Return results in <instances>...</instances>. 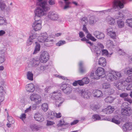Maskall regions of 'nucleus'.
Segmentation results:
<instances>
[{"label": "nucleus", "instance_id": "f257e3e1", "mask_svg": "<svg viewBox=\"0 0 132 132\" xmlns=\"http://www.w3.org/2000/svg\"><path fill=\"white\" fill-rule=\"evenodd\" d=\"M39 7H37L35 11V17L41 18L46 14V12L50 9V6L46 1L41 2L39 4Z\"/></svg>", "mask_w": 132, "mask_h": 132}, {"label": "nucleus", "instance_id": "f03ea898", "mask_svg": "<svg viewBox=\"0 0 132 132\" xmlns=\"http://www.w3.org/2000/svg\"><path fill=\"white\" fill-rule=\"evenodd\" d=\"M125 3V0H122L121 1L118 0H115L113 3L112 8L103 11V12L104 14H108L110 12H113L114 10L116 11H117L123 8Z\"/></svg>", "mask_w": 132, "mask_h": 132}, {"label": "nucleus", "instance_id": "7ed1b4c3", "mask_svg": "<svg viewBox=\"0 0 132 132\" xmlns=\"http://www.w3.org/2000/svg\"><path fill=\"white\" fill-rule=\"evenodd\" d=\"M49 96L51 99L55 101V104L57 106L59 107L60 106L64 101L60 91H55L50 94Z\"/></svg>", "mask_w": 132, "mask_h": 132}, {"label": "nucleus", "instance_id": "20e7f679", "mask_svg": "<svg viewBox=\"0 0 132 132\" xmlns=\"http://www.w3.org/2000/svg\"><path fill=\"white\" fill-rule=\"evenodd\" d=\"M105 76V72L104 69L98 67L96 70L95 73H92L90 77L92 79H98L99 78H103Z\"/></svg>", "mask_w": 132, "mask_h": 132}, {"label": "nucleus", "instance_id": "39448f33", "mask_svg": "<svg viewBox=\"0 0 132 132\" xmlns=\"http://www.w3.org/2000/svg\"><path fill=\"white\" fill-rule=\"evenodd\" d=\"M35 21L33 22L32 27L33 29L35 31L40 30L42 28V22L40 19L37 20V18L35 17Z\"/></svg>", "mask_w": 132, "mask_h": 132}, {"label": "nucleus", "instance_id": "423d86ee", "mask_svg": "<svg viewBox=\"0 0 132 132\" xmlns=\"http://www.w3.org/2000/svg\"><path fill=\"white\" fill-rule=\"evenodd\" d=\"M29 98L31 101L34 102L36 104L40 103L42 100L41 97L40 95L35 93L30 95Z\"/></svg>", "mask_w": 132, "mask_h": 132}, {"label": "nucleus", "instance_id": "0eeeda50", "mask_svg": "<svg viewBox=\"0 0 132 132\" xmlns=\"http://www.w3.org/2000/svg\"><path fill=\"white\" fill-rule=\"evenodd\" d=\"M38 41L40 42H53V40L49 39L48 37L47 34L46 32L41 34L40 35L38 36Z\"/></svg>", "mask_w": 132, "mask_h": 132}, {"label": "nucleus", "instance_id": "6e6552de", "mask_svg": "<svg viewBox=\"0 0 132 132\" xmlns=\"http://www.w3.org/2000/svg\"><path fill=\"white\" fill-rule=\"evenodd\" d=\"M100 48L102 49H103L104 48V46L101 43H98L97 46H94L92 48H91L92 51L95 53L97 56H99L101 53V50Z\"/></svg>", "mask_w": 132, "mask_h": 132}, {"label": "nucleus", "instance_id": "1a4fd4ad", "mask_svg": "<svg viewBox=\"0 0 132 132\" xmlns=\"http://www.w3.org/2000/svg\"><path fill=\"white\" fill-rule=\"evenodd\" d=\"M114 86L119 90H123L125 88V86L127 85L126 82L123 80H120L117 81L116 83H114Z\"/></svg>", "mask_w": 132, "mask_h": 132}, {"label": "nucleus", "instance_id": "9d476101", "mask_svg": "<svg viewBox=\"0 0 132 132\" xmlns=\"http://www.w3.org/2000/svg\"><path fill=\"white\" fill-rule=\"evenodd\" d=\"M49 57L48 53L47 52H44L41 54L39 58L41 63H44L48 60Z\"/></svg>", "mask_w": 132, "mask_h": 132}, {"label": "nucleus", "instance_id": "9b49d317", "mask_svg": "<svg viewBox=\"0 0 132 132\" xmlns=\"http://www.w3.org/2000/svg\"><path fill=\"white\" fill-rule=\"evenodd\" d=\"M61 88L63 92L65 93L69 94L72 90V88L70 85L68 84H62Z\"/></svg>", "mask_w": 132, "mask_h": 132}, {"label": "nucleus", "instance_id": "f8f14e48", "mask_svg": "<svg viewBox=\"0 0 132 132\" xmlns=\"http://www.w3.org/2000/svg\"><path fill=\"white\" fill-rule=\"evenodd\" d=\"M47 17L49 19L52 21L56 20L59 18L58 15L52 11H50L48 13Z\"/></svg>", "mask_w": 132, "mask_h": 132}, {"label": "nucleus", "instance_id": "ddd939ff", "mask_svg": "<svg viewBox=\"0 0 132 132\" xmlns=\"http://www.w3.org/2000/svg\"><path fill=\"white\" fill-rule=\"evenodd\" d=\"M131 110L130 107L122 108L121 113L122 116H129L131 115Z\"/></svg>", "mask_w": 132, "mask_h": 132}, {"label": "nucleus", "instance_id": "4468645a", "mask_svg": "<svg viewBox=\"0 0 132 132\" xmlns=\"http://www.w3.org/2000/svg\"><path fill=\"white\" fill-rule=\"evenodd\" d=\"M6 48H1L0 49V64L3 63L5 60L4 54L6 51Z\"/></svg>", "mask_w": 132, "mask_h": 132}, {"label": "nucleus", "instance_id": "2eb2a0df", "mask_svg": "<svg viewBox=\"0 0 132 132\" xmlns=\"http://www.w3.org/2000/svg\"><path fill=\"white\" fill-rule=\"evenodd\" d=\"M40 61L39 58L37 57H35L32 59L31 63L32 66L35 68H36L39 65Z\"/></svg>", "mask_w": 132, "mask_h": 132}, {"label": "nucleus", "instance_id": "dca6fc26", "mask_svg": "<svg viewBox=\"0 0 132 132\" xmlns=\"http://www.w3.org/2000/svg\"><path fill=\"white\" fill-rule=\"evenodd\" d=\"M115 73L114 71H110L106 76V79L109 81H112L115 80L114 76V75Z\"/></svg>", "mask_w": 132, "mask_h": 132}, {"label": "nucleus", "instance_id": "f3484780", "mask_svg": "<svg viewBox=\"0 0 132 132\" xmlns=\"http://www.w3.org/2000/svg\"><path fill=\"white\" fill-rule=\"evenodd\" d=\"M107 31L108 35H109L111 38L113 39L116 38L117 36L116 34L112 28L107 29Z\"/></svg>", "mask_w": 132, "mask_h": 132}, {"label": "nucleus", "instance_id": "a211bd4d", "mask_svg": "<svg viewBox=\"0 0 132 132\" xmlns=\"http://www.w3.org/2000/svg\"><path fill=\"white\" fill-rule=\"evenodd\" d=\"M114 110L113 107L109 105L106 108L103 109L102 111L106 114H109L112 113Z\"/></svg>", "mask_w": 132, "mask_h": 132}, {"label": "nucleus", "instance_id": "6ab92c4d", "mask_svg": "<svg viewBox=\"0 0 132 132\" xmlns=\"http://www.w3.org/2000/svg\"><path fill=\"white\" fill-rule=\"evenodd\" d=\"M115 18H113L110 16H108L106 19V21L108 23L111 25H114L116 24V21Z\"/></svg>", "mask_w": 132, "mask_h": 132}, {"label": "nucleus", "instance_id": "aec40b11", "mask_svg": "<svg viewBox=\"0 0 132 132\" xmlns=\"http://www.w3.org/2000/svg\"><path fill=\"white\" fill-rule=\"evenodd\" d=\"M92 93L93 96L94 97L99 98L102 97L103 96V94L102 92L98 89L94 90Z\"/></svg>", "mask_w": 132, "mask_h": 132}, {"label": "nucleus", "instance_id": "412c9836", "mask_svg": "<svg viewBox=\"0 0 132 132\" xmlns=\"http://www.w3.org/2000/svg\"><path fill=\"white\" fill-rule=\"evenodd\" d=\"M125 12L123 11L119 12L115 15L114 17L116 19H123L125 17Z\"/></svg>", "mask_w": 132, "mask_h": 132}, {"label": "nucleus", "instance_id": "4be33fe9", "mask_svg": "<svg viewBox=\"0 0 132 132\" xmlns=\"http://www.w3.org/2000/svg\"><path fill=\"white\" fill-rule=\"evenodd\" d=\"M93 35L96 38L100 39H103L105 37L103 33L97 31L94 32Z\"/></svg>", "mask_w": 132, "mask_h": 132}, {"label": "nucleus", "instance_id": "5701e85b", "mask_svg": "<svg viewBox=\"0 0 132 132\" xmlns=\"http://www.w3.org/2000/svg\"><path fill=\"white\" fill-rule=\"evenodd\" d=\"M91 95V93L88 90H84L81 92V96L84 98L88 99L89 98Z\"/></svg>", "mask_w": 132, "mask_h": 132}, {"label": "nucleus", "instance_id": "b1692460", "mask_svg": "<svg viewBox=\"0 0 132 132\" xmlns=\"http://www.w3.org/2000/svg\"><path fill=\"white\" fill-rule=\"evenodd\" d=\"M122 120V119L120 117L118 116H114L112 119L111 121L117 124H119L120 122Z\"/></svg>", "mask_w": 132, "mask_h": 132}, {"label": "nucleus", "instance_id": "393cba45", "mask_svg": "<svg viewBox=\"0 0 132 132\" xmlns=\"http://www.w3.org/2000/svg\"><path fill=\"white\" fill-rule=\"evenodd\" d=\"M34 118L36 120L40 122H42L44 120V118L43 116L39 113L35 114Z\"/></svg>", "mask_w": 132, "mask_h": 132}, {"label": "nucleus", "instance_id": "a878e982", "mask_svg": "<svg viewBox=\"0 0 132 132\" xmlns=\"http://www.w3.org/2000/svg\"><path fill=\"white\" fill-rule=\"evenodd\" d=\"M26 89L27 91L33 92L35 90V86L32 84H27L26 86Z\"/></svg>", "mask_w": 132, "mask_h": 132}, {"label": "nucleus", "instance_id": "bb28decb", "mask_svg": "<svg viewBox=\"0 0 132 132\" xmlns=\"http://www.w3.org/2000/svg\"><path fill=\"white\" fill-rule=\"evenodd\" d=\"M5 90L3 87L0 85V101L2 102L4 99Z\"/></svg>", "mask_w": 132, "mask_h": 132}, {"label": "nucleus", "instance_id": "cd10ccee", "mask_svg": "<svg viewBox=\"0 0 132 132\" xmlns=\"http://www.w3.org/2000/svg\"><path fill=\"white\" fill-rule=\"evenodd\" d=\"M123 128L125 131L127 130H130L132 129V122L126 123L123 126Z\"/></svg>", "mask_w": 132, "mask_h": 132}, {"label": "nucleus", "instance_id": "c85d7f7f", "mask_svg": "<svg viewBox=\"0 0 132 132\" xmlns=\"http://www.w3.org/2000/svg\"><path fill=\"white\" fill-rule=\"evenodd\" d=\"M98 64L103 67H104L106 65V59L104 57H101L100 58L98 61Z\"/></svg>", "mask_w": 132, "mask_h": 132}, {"label": "nucleus", "instance_id": "c756f323", "mask_svg": "<svg viewBox=\"0 0 132 132\" xmlns=\"http://www.w3.org/2000/svg\"><path fill=\"white\" fill-rule=\"evenodd\" d=\"M31 38L35 43L37 42V41H38V35L37 34H34L30 35L29 37V38Z\"/></svg>", "mask_w": 132, "mask_h": 132}, {"label": "nucleus", "instance_id": "7c9ffc66", "mask_svg": "<svg viewBox=\"0 0 132 132\" xmlns=\"http://www.w3.org/2000/svg\"><path fill=\"white\" fill-rule=\"evenodd\" d=\"M36 45L33 54H36L38 53L40 50V45L38 42H36Z\"/></svg>", "mask_w": 132, "mask_h": 132}, {"label": "nucleus", "instance_id": "2f4dec72", "mask_svg": "<svg viewBox=\"0 0 132 132\" xmlns=\"http://www.w3.org/2000/svg\"><path fill=\"white\" fill-rule=\"evenodd\" d=\"M118 27L119 28H122L124 27V22L121 20H118L117 21Z\"/></svg>", "mask_w": 132, "mask_h": 132}, {"label": "nucleus", "instance_id": "473e14b6", "mask_svg": "<svg viewBox=\"0 0 132 132\" xmlns=\"http://www.w3.org/2000/svg\"><path fill=\"white\" fill-rule=\"evenodd\" d=\"M7 24L6 19L3 17L0 16V26H6Z\"/></svg>", "mask_w": 132, "mask_h": 132}, {"label": "nucleus", "instance_id": "72a5a7b5", "mask_svg": "<svg viewBox=\"0 0 132 132\" xmlns=\"http://www.w3.org/2000/svg\"><path fill=\"white\" fill-rule=\"evenodd\" d=\"M102 55H105L107 57H110L112 54V53L109 54L108 51L105 49H102L101 51V53Z\"/></svg>", "mask_w": 132, "mask_h": 132}, {"label": "nucleus", "instance_id": "f704fd0d", "mask_svg": "<svg viewBox=\"0 0 132 132\" xmlns=\"http://www.w3.org/2000/svg\"><path fill=\"white\" fill-rule=\"evenodd\" d=\"M84 63L82 61H80L79 63V69L80 72L82 73H83L85 71L86 69L83 66Z\"/></svg>", "mask_w": 132, "mask_h": 132}, {"label": "nucleus", "instance_id": "c9c22d12", "mask_svg": "<svg viewBox=\"0 0 132 132\" xmlns=\"http://www.w3.org/2000/svg\"><path fill=\"white\" fill-rule=\"evenodd\" d=\"M27 78L29 80L32 81L33 80V74L32 72L28 71L27 73Z\"/></svg>", "mask_w": 132, "mask_h": 132}, {"label": "nucleus", "instance_id": "e433bc0d", "mask_svg": "<svg viewBox=\"0 0 132 132\" xmlns=\"http://www.w3.org/2000/svg\"><path fill=\"white\" fill-rule=\"evenodd\" d=\"M6 8V6L4 2L1 0L0 2V9L2 11H5Z\"/></svg>", "mask_w": 132, "mask_h": 132}, {"label": "nucleus", "instance_id": "4c0bfd02", "mask_svg": "<svg viewBox=\"0 0 132 132\" xmlns=\"http://www.w3.org/2000/svg\"><path fill=\"white\" fill-rule=\"evenodd\" d=\"M80 23L83 25H87L88 21L87 18L86 17H84L81 19Z\"/></svg>", "mask_w": 132, "mask_h": 132}, {"label": "nucleus", "instance_id": "58836bf2", "mask_svg": "<svg viewBox=\"0 0 132 132\" xmlns=\"http://www.w3.org/2000/svg\"><path fill=\"white\" fill-rule=\"evenodd\" d=\"M87 33V34L86 37L87 39H89L93 41H96V40L97 39L94 37H93L91 34L89 32Z\"/></svg>", "mask_w": 132, "mask_h": 132}, {"label": "nucleus", "instance_id": "ea45409f", "mask_svg": "<svg viewBox=\"0 0 132 132\" xmlns=\"http://www.w3.org/2000/svg\"><path fill=\"white\" fill-rule=\"evenodd\" d=\"M81 40L82 41H86L87 43L89 44L90 46H92V47H90V48L91 47L92 48L94 46H93V44L91 42L89 41L88 39H87L85 37H84L82 38H81Z\"/></svg>", "mask_w": 132, "mask_h": 132}, {"label": "nucleus", "instance_id": "a19ab883", "mask_svg": "<svg viewBox=\"0 0 132 132\" xmlns=\"http://www.w3.org/2000/svg\"><path fill=\"white\" fill-rule=\"evenodd\" d=\"M114 100V98L110 96L107 97L105 99V101L107 103H112Z\"/></svg>", "mask_w": 132, "mask_h": 132}, {"label": "nucleus", "instance_id": "79ce46f5", "mask_svg": "<svg viewBox=\"0 0 132 132\" xmlns=\"http://www.w3.org/2000/svg\"><path fill=\"white\" fill-rule=\"evenodd\" d=\"M126 23L128 26L132 28V18L127 19L126 21Z\"/></svg>", "mask_w": 132, "mask_h": 132}, {"label": "nucleus", "instance_id": "37998d69", "mask_svg": "<svg viewBox=\"0 0 132 132\" xmlns=\"http://www.w3.org/2000/svg\"><path fill=\"white\" fill-rule=\"evenodd\" d=\"M48 113V117L52 119L55 117V113L53 111H49Z\"/></svg>", "mask_w": 132, "mask_h": 132}, {"label": "nucleus", "instance_id": "c03bdc74", "mask_svg": "<svg viewBox=\"0 0 132 132\" xmlns=\"http://www.w3.org/2000/svg\"><path fill=\"white\" fill-rule=\"evenodd\" d=\"M42 109L44 111H46L48 109V105L46 103H44L42 104Z\"/></svg>", "mask_w": 132, "mask_h": 132}, {"label": "nucleus", "instance_id": "a18cd8bd", "mask_svg": "<svg viewBox=\"0 0 132 132\" xmlns=\"http://www.w3.org/2000/svg\"><path fill=\"white\" fill-rule=\"evenodd\" d=\"M115 73L114 74V76L115 80L119 79L121 77L120 72L115 71Z\"/></svg>", "mask_w": 132, "mask_h": 132}, {"label": "nucleus", "instance_id": "49530a36", "mask_svg": "<svg viewBox=\"0 0 132 132\" xmlns=\"http://www.w3.org/2000/svg\"><path fill=\"white\" fill-rule=\"evenodd\" d=\"M92 119L94 121L98 120H102L103 119H101L100 116L97 114L94 115L93 116Z\"/></svg>", "mask_w": 132, "mask_h": 132}, {"label": "nucleus", "instance_id": "de8ad7c7", "mask_svg": "<svg viewBox=\"0 0 132 132\" xmlns=\"http://www.w3.org/2000/svg\"><path fill=\"white\" fill-rule=\"evenodd\" d=\"M126 69V73L127 75H129L132 74V67H128Z\"/></svg>", "mask_w": 132, "mask_h": 132}, {"label": "nucleus", "instance_id": "09e8293b", "mask_svg": "<svg viewBox=\"0 0 132 132\" xmlns=\"http://www.w3.org/2000/svg\"><path fill=\"white\" fill-rule=\"evenodd\" d=\"M125 82H126V83L127 84V83L132 82V75L129 76L126 79Z\"/></svg>", "mask_w": 132, "mask_h": 132}, {"label": "nucleus", "instance_id": "8fccbe9b", "mask_svg": "<svg viewBox=\"0 0 132 132\" xmlns=\"http://www.w3.org/2000/svg\"><path fill=\"white\" fill-rule=\"evenodd\" d=\"M67 124V123L65 122L63 120H60L59 123L57 124L58 127H61L63 125H65Z\"/></svg>", "mask_w": 132, "mask_h": 132}, {"label": "nucleus", "instance_id": "3c124183", "mask_svg": "<svg viewBox=\"0 0 132 132\" xmlns=\"http://www.w3.org/2000/svg\"><path fill=\"white\" fill-rule=\"evenodd\" d=\"M102 87L103 88L107 89L110 88V85L108 83L105 82L102 84Z\"/></svg>", "mask_w": 132, "mask_h": 132}, {"label": "nucleus", "instance_id": "603ef678", "mask_svg": "<svg viewBox=\"0 0 132 132\" xmlns=\"http://www.w3.org/2000/svg\"><path fill=\"white\" fill-rule=\"evenodd\" d=\"M66 43V42L64 40H61L56 44V45L57 46H60Z\"/></svg>", "mask_w": 132, "mask_h": 132}, {"label": "nucleus", "instance_id": "864d4df0", "mask_svg": "<svg viewBox=\"0 0 132 132\" xmlns=\"http://www.w3.org/2000/svg\"><path fill=\"white\" fill-rule=\"evenodd\" d=\"M31 39V37H30V38H29L28 39L27 42V46H30L34 42Z\"/></svg>", "mask_w": 132, "mask_h": 132}, {"label": "nucleus", "instance_id": "5fc2aeb1", "mask_svg": "<svg viewBox=\"0 0 132 132\" xmlns=\"http://www.w3.org/2000/svg\"><path fill=\"white\" fill-rule=\"evenodd\" d=\"M83 83L84 84H87L90 82V80L87 77H85L82 79Z\"/></svg>", "mask_w": 132, "mask_h": 132}, {"label": "nucleus", "instance_id": "6e6d98bb", "mask_svg": "<svg viewBox=\"0 0 132 132\" xmlns=\"http://www.w3.org/2000/svg\"><path fill=\"white\" fill-rule=\"evenodd\" d=\"M44 67L43 65H41L39 67H38L36 69V70L37 71L40 72L43 71L44 70Z\"/></svg>", "mask_w": 132, "mask_h": 132}, {"label": "nucleus", "instance_id": "4d7b16f0", "mask_svg": "<svg viewBox=\"0 0 132 132\" xmlns=\"http://www.w3.org/2000/svg\"><path fill=\"white\" fill-rule=\"evenodd\" d=\"M30 127L32 130H38L39 129L38 127L35 125L31 126Z\"/></svg>", "mask_w": 132, "mask_h": 132}, {"label": "nucleus", "instance_id": "13d9d810", "mask_svg": "<svg viewBox=\"0 0 132 132\" xmlns=\"http://www.w3.org/2000/svg\"><path fill=\"white\" fill-rule=\"evenodd\" d=\"M89 22L90 24H93L95 23V22L94 18L93 17H91L90 18Z\"/></svg>", "mask_w": 132, "mask_h": 132}, {"label": "nucleus", "instance_id": "bf43d9fd", "mask_svg": "<svg viewBox=\"0 0 132 132\" xmlns=\"http://www.w3.org/2000/svg\"><path fill=\"white\" fill-rule=\"evenodd\" d=\"M118 53L120 55H124L125 54V52L121 49H119L118 51Z\"/></svg>", "mask_w": 132, "mask_h": 132}, {"label": "nucleus", "instance_id": "052dcab7", "mask_svg": "<svg viewBox=\"0 0 132 132\" xmlns=\"http://www.w3.org/2000/svg\"><path fill=\"white\" fill-rule=\"evenodd\" d=\"M129 95V94L127 93H123L120 94V96L121 97L124 98L127 97Z\"/></svg>", "mask_w": 132, "mask_h": 132}, {"label": "nucleus", "instance_id": "680f3d73", "mask_svg": "<svg viewBox=\"0 0 132 132\" xmlns=\"http://www.w3.org/2000/svg\"><path fill=\"white\" fill-rule=\"evenodd\" d=\"M26 115L25 113H22L20 116V118L23 121L26 118Z\"/></svg>", "mask_w": 132, "mask_h": 132}, {"label": "nucleus", "instance_id": "e2e57ef3", "mask_svg": "<svg viewBox=\"0 0 132 132\" xmlns=\"http://www.w3.org/2000/svg\"><path fill=\"white\" fill-rule=\"evenodd\" d=\"M107 44L108 45H108L109 46H111L112 47L114 45L113 42L110 40H109L107 41Z\"/></svg>", "mask_w": 132, "mask_h": 132}, {"label": "nucleus", "instance_id": "0e129e2a", "mask_svg": "<svg viewBox=\"0 0 132 132\" xmlns=\"http://www.w3.org/2000/svg\"><path fill=\"white\" fill-rule=\"evenodd\" d=\"M90 108L93 110H94L95 109H97L99 108V107L97 105H92L90 106Z\"/></svg>", "mask_w": 132, "mask_h": 132}, {"label": "nucleus", "instance_id": "69168bd1", "mask_svg": "<svg viewBox=\"0 0 132 132\" xmlns=\"http://www.w3.org/2000/svg\"><path fill=\"white\" fill-rule=\"evenodd\" d=\"M128 104L126 102H123L122 104V106L123 107V108H125L128 107H129L128 106Z\"/></svg>", "mask_w": 132, "mask_h": 132}, {"label": "nucleus", "instance_id": "338daca9", "mask_svg": "<svg viewBox=\"0 0 132 132\" xmlns=\"http://www.w3.org/2000/svg\"><path fill=\"white\" fill-rule=\"evenodd\" d=\"M124 100L126 101H127L129 102L130 104L132 103V100L130 98H125L124 99Z\"/></svg>", "mask_w": 132, "mask_h": 132}, {"label": "nucleus", "instance_id": "774afa93", "mask_svg": "<svg viewBox=\"0 0 132 132\" xmlns=\"http://www.w3.org/2000/svg\"><path fill=\"white\" fill-rule=\"evenodd\" d=\"M126 89L127 90H132V84L128 85Z\"/></svg>", "mask_w": 132, "mask_h": 132}]
</instances>
